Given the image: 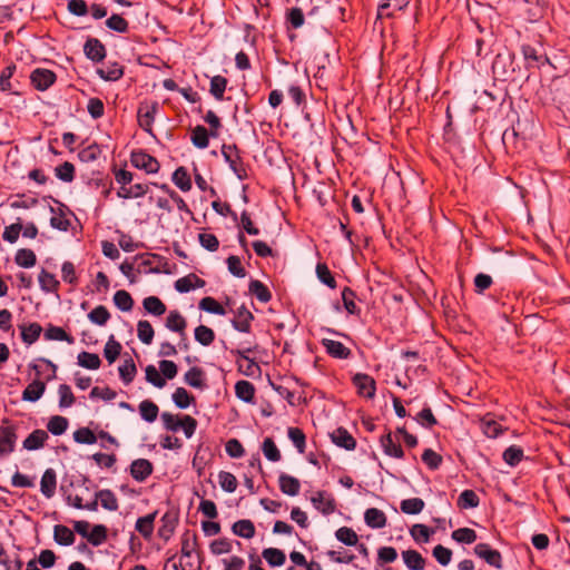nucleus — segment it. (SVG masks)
<instances>
[{
	"label": "nucleus",
	"instance_id": "f257e3e1",
	"mask_svg": "<svg viewBox=\"0 0 570 570\" xmlns=\"http://www.w3.org/2000/svg\"><path fill=\"white\" fill-rule=\"evenodd\" d=\"M75 485L72 480L68 484L65 481L60 484V492L68 505H71L79 510L97 511L98 500L101 507L108 511H117L119 508L118 499L116 494L109 489H102L95 493L94 500L87 503L82 502V498L79 495H72L70 490Z\"/></svg>",
	"mask_w": 570,
	"mask_h": 570
},
{
	"label": "nucleus",
	"instance_id": "f03ea898",
	"mask_svg": "<svg viewBox=\"0 0 570 570\" xmlns=\"http://www.w3.org/2000/svg\"><path fill=\"white\" fill-rule=\"evenodd\" d=\"M37 361L46 364V366L51 370V374H49L43 382L39 379L41 375L39 366L36 363L29 364V367L36 372L37 379L28 384L27 387L22 391L21 399L26 402H37L40 400L46 392V383L56 379L57 365L52 361L45 357H39Z\"/></svg>",
	"mask_w": 570,
	"mask_h": 570
},
{
	"label": "nucleus",
	"instance_id": "7ed1b4c3",
	"mask_svg": "<svg viewBox=\"0 0 570 570\" xmlns=\"http://www.w3.org/2000/svg\"><path fill=\"white\" fill-rule=\"evenodd\" d=\"M225 161L239 180L248 178L247 165L244 163L240 151L235 144H223L220 148Z\"/></svg>",
	"mask_w": 570,
	"mask_h": 570
},
{
	"label": "nucleus",
	"instance_id": "20e7f679",
	"mask_svg": "<svg viewBox=\"0 0 570 570\" xmlns=\"http://www.w3.org/2000/svg\"><path fill=\"white\" fill-rule=\"evenodd\" d=\"M89 522L85 520H79L73 522V531L77 532L82 538H86L89 543H91L94 547L101 546L106 540L108 535V529L104 524H96L92 527L91 531L89 532Z\"/></svg>",
	"mask_w": 570,
	"mask_h": 570
},
{
	"label": "nucleus",
	"instance_id": "39448f33",
	"mask_svg": "<svg viewBox=\"0 0 570 570\" xmlns=\"http://www.w3.org/2000/svg\"><path fill=\"white\" fill-rule=\"evenodd\" d=\"M159 102L157 100L140 101L137 109V121L139 127L146 131L147 134L154 136L153 125L156 118V115L159 111Z\"/></svg>",
	"mask_w": 570,
	"mask_h": 570
},
{
	"label": "nucleus",
	"instance_id": "423d86ee",
	"mask_svg": "<svg viewBox=\"0 0 570 570\" xmlns=\"http://www.w3.org/2000/svg\"><path fill=\"white\" fill-rule=\"evenodd\" d=\"M256 347L257 346L245 348H232L229 351L230 354L236 357L238 372H240L245 376H254L256 373H261L259 365L255 362L254 358L249 357V354L253 353Z\"/></svg>",
	"mask_w": 570,
	"mask_h": 570
},
{
	"label": "nucleus",
	"instance_id": "0eeeda50",
	"mask_svg": "<svg viewBox=\"0 0 570 570\" xmlns=\"http://www.w3.org/2000/svg\"><path fill=\"white\" fill-rule=\"evenodd\" d=\"M132 167L144 170L146 174H157L160 170L159 160L145 149H135L130 154Z\"/></svg>",
	"mask_w": 570,
	"mask_h": 570
},
{
	"label": "nucleus",
	"instance_id": "6e6552de",
	"mask_svg": "<svg viewBox=\"0 0 570 570\" xmlns=\"http://www.w3.org/2000/svg\"><path fill=\"white\" fill-rule=\"evenodd\" d=\"M17 439V425L10 423L9 420H3V424L0 426V455L12 453Z\"/></svg>",
	"mask_w": 570,
	"mask_h": 570
},
{
	"label": "nucleus",
	"instance_id": "1a4fd4ad",
	"mask_svg": "<svg viewBox=\"0 0 570 570\" xmlns=\"http://www.w3.org/2000/svg\"><path fill=\"white\" fill-rule=\"evenodd\" d=\"M230 312L234 314V317L230 320L233 328L239 333L249 334L252 332V323L255 320L254 314L245 304H242L236 309L230 308Z\"/></svg>",
	"mask_w": 570,
	"mask_h": 570
},
{
	"label": "nucleus",
	"instance_id": "9d476101",
	"mask_svg": "<svg viewBox=\"0 0 570 570\" xmlns=\"http://www.w3.org/2000/svg\"><path fill=\"white\" fill-rule=\"evenodd\" d=\"M352 384L358 396L372 400L376 394V382L366 373H356L352 376Z\"/></svg>",
	"mask_w": 570,
	"mask_h": 570
},
{
	"label": "nucleus",
	"instance_id": "9b49d317",
	"mask_svg": "<svg viewBox=\"0 0 570 570\" xmlns=\"http://www.w3.org/2000/svg\"><path fill=\"white\" fill-rule=\"evenodd\" d=\"M178 523L179 511L176 509L167 510L160 519V525L157 531L158 537L163 539L165 542L169 541L170 538L174 535Z\"/></svg>",
	"mask_w": 570,
	"mask_h": 570
},
{
	"label": "nucleus",
	"instance_id": "f8f14e48",
	"mask_svg": "<svg viewBox=\"0 0 570 570\" xmlns=\"http://www.w3.org/2000/svg\"><path fill=\"white\" fill-rule=\"evenodd\" d=\"M305 23H307L306 14L301 8L292 7L286 9L285 26L288 31V39L291 42H295L297 39V35L291 31L302 28Z\"/></svg>",
	"mask_w": 570,
	"mask_h": 570
},
{
	"label": "nucleus",
	"instance_id": "ddd939ff",
	"mask_svg": "<svg viewBox=\"0 0 570 570\" xmlns=\"http://www.w3.org/2000/svg\"><path fill=\"white\" fill-rule=\"evenodd\" d=\"M30 83L38 91L48 90L57 81L55 71L47 68H36L30 73Z\"/></svg>",
	"mask_w": 570,
	"mask_h": 570
},
{
	"label": "nucleus",
	"instance_id": "4468645a",
	"mask_svg": "<svg viewBox=\"0 0 570 570\" xmlns=\"http://www.w3.org/2000/svg\"><path fill=\"white\" fill-rule=\"evenodd\" d=\"M48 198L52 199L55 204L58 205L57 208L50 206L49 209L53 214L50 218V226L55 229L67 232L70 228V220L66 218L67 214H72L67 205L61 203L60 200L49 196Z\"/></svg>",
	"mask_w": 570,
	"mask_h": 570
},
{
	"label": "nucleus",
	"instance_id": "2eb2a0df",
	"mask_svg": "<svg viewBox=\"0 0 570 570\" xmlns=\"http://www.w3.org/2000/svg\"><path fill=\"white\" fill-rule=\"evenodd\" d=\"M199 538L197 532L186 529L180 535V558L194 560L198 551Z\"/></svg>",
	"mask_w": 570,
	"mask_h": 570
},
{
	"label": "nucleus",
	"instance_id": "dca6fc26",
	"mask_svg": "<svg viewBox=\"0 0 570 570\" xmlns=\"http://www.w3.org/2000/svg\"><path fill=\"white\" fill-rule=\"evenodd\" d=\"M82 49L86 58L94 63L102 62L107 56L106 46L95 37H87Z\"/></svg>",
	"mask_w": 570,
	"mask_h": 570
},
{
	"label": "nucleus",
	"instance_id": "f3484780",
	"mask_svg": "<svg viewBox=\"0 0 570 570\" xmlns=\"http://www.w3.org/2000/svg\"><path fill=\"white\" fill-rule=\"evenodd\" d=\"M410 0H382L377 6V19L393 18L399 11L405 10Z\"/></svg>",
	"mask_w": 570,
	"mask_h": 570
},
{
	"label": "nucleus",
	"instance_id": "a211bd4d",
	"mask_svg": "<svg viewBox=\"0 0 570 570\" xmlns=\"http://www.w3.org/2000/svg\"><path fill=\"white\" fill-rule=\"evenodd\" d=\"M321 345L325 348V352L333 358L347 360L352 355L351 348L338 341L322 338Z\"/></svg>",
	"mask_w": 570,
	"mask_h": 570
},
{
	"label": "nucleus",
	"instance_id": "6ab92c4d",
	"mask_svg": "<svg viewBox=\"0 0 570 570\" xmlns=\"http://www.w3.org/2000/svg\"><path fill=\"white\" fill-rule=\"evenodd\" d=\"M380 444L385 455L394 459H403L405 453L402 445L393 440L392 432L386 429V433L380 438Z\"/></svg>",
	"mask_w": 570,
	"mask_h": 570
},
{
	"label": "nucleus",
	"instance_id": "aec40b11",
	"mask_svg": "<svg viewBox=\"0 0 570 570\" xmlns=\"http://www.w3.org/2000/svg\"><path fill=\"white\" fill-rule=\"evenodd\" d=\"M330 438L332 442L342 449L347 451H353L356 448V440L354 436L347 431V429L343 426H338L331 434Z\"/></svg>",
	"mask_w": 570,
	"mask_h": 570
},
{
	"label": "nucleus",
	"instance_id": "412c9836",
	"mask_svg": "<svg viewBox=\"0 0 570 570\" xmlns=\"http://www.w3.org/2000/svg\"><path fill=\"white\" fill-rule=\"evenodd\" d=\"M311 501L314 508L324 515L332 514L336 509L335 499L325 491H317Z\"/></svg>",
	"mask_w": 570,
	"mask_h": 570
},
{
	"label": "nucleus",
	"instance_id": "4be33fe9",
	"mask_svg": "<svg viewBox=\"0 0 570 570\" xmlns=\"http://www.w3.org/2000/svg\"><path fill=\"white\" fill-rule=\"evenodd\" d=\"M153 463L147 459H136L130 464V475L138 482H144L153 474Z\"/></svg>",
	"mask_w": 570,
	"mask_h": 570
},
{
	"label": "nucleus",
	"instance_id": "5701e85b",
	"mask_svg": "<svg viewBox=\"0 0 570 570\" xmlns=\"http://www.w3.org/2000/svg\"><path fill=\"white\" fill-rule=\"evenodd\" d=\"M184 382L194 389L204 391L208 387L206 372L200 366L190 367L184 375Z\"/></svg>",
	"mask_w": 570,
	"mask_h": 570
},
{
	"label": "nucleus",
	"instance_id": "b1692460",
	"mask_svg": "<svg viewBox=\"0 0 570 570\" xmlns=\"http://www.w3.org/2000/svg\"><path fill=\"white\" fill-rule=\"evenodd\" d=\"M157 514L158 511H154L136 520L135 530L146 540H149L154 533Z\"/></svg>",
	"mask_w": 570,
	"mask_h": 570
},
{
	"label": "nucleus",
	"instance_id": "393cba45",
	"mask_svg": "<svg viewBox=\"0 0 570 570\" xmlns=\"http://www.w3.org/2000/svg\"><path fill=\"white\" fill-rule=\"evenodd\" d=\"M327 26L333 27L336 22H344L346 20V9L338 1L325 2Z\"/></svg>",
	"mask_w": 570,
	"mask_h": 570
},
{
	"label": "nucleus",
	"instance_id": "a878e982",
	"mask_svg": "<svg viewBox=\"0 0 570 570\" xmlns=\"http://www.w3.org/2000/svg\"><path fill=\"white\" fill-rule=\"evenodd\" d=\"M206 282L194 273L180 277L175 282V289L179 293H188L195 288L204 287Z\"/></svg>",
	"mask_w": 570,
	"mask_h": 570
},
{
	"label": "nucleus",
	"instance_id": "bb28decb",
	"mask_svg": "<svg viewBox=\"0 0 570 570\" xmlns=\"http://www.w3.org/2000/svg\"><path fill=\"white\" fill-rule=\"evenodd\" d=\"M49 439L48 432L41 429L32 431L22 442V448L28 451H36L45 446Z\"/></svg>",
	"mask_w": 570,
	"mask_h": 570
},
{
	"label": "nucleus",
	"instance_id": "cd10ccee",
	"mask_svg": "<svg viewBox=\"0 0 570 570\" xmlns=\"http://www.w3.org/2000/svg\"><path fill=\"white\" fill-rule=\"evenodd\" d=\"M97 75L105 81H118L124 77L125 67L117 61L108 62L106 68H98Z\"/></svg>",
	"mask_w": 570,
	"mask_h": 570
},
{
	"label": "nucleus",
	"instance_id": "c85d7f7f",
	"mask_svg": "<svg viewBox=\"0 0 570 570\" xmlns=\"http://www.w3.org/2000/svg\"><path fill=\"white\" fill-rule=\"evenodd\" d=\"M307 24L312 28L321 27L323 29H326L327 26V17H326V9H325V2L320 6H314L307 13H306Z\"/></svg>",
	"mask_w": 570,
	"mask_h": 570
},
{
	"label": "nucleus",
	"instance_id": "c756f323",
	"mask_svg": "<svg viewBox=\"0 0 570 570\" xmlns=\"http://www.w3.org/2000/svg\"><path fill=\"white\" fill-rule=\"evenodd\" d=\"M57 489V474L51 468L47 469L40 480V491L47 499H51Z\"/></svg>",
	"mask_w": 570,
	"mask_h": 570
},
{
	"label": "nucleus",
	"instance_id": "7c9ffc66",
	"mask_svg": "<svg viewBox=\"0 0 570 570\" xmlns=\"http://www.w3.org/2000/svg\"><path fill=\"white\" fill-rule=\"evenodd\" d=\"M502 460L510 466L514 468L527 459L524 449L518 444H511L501 454Z\"/></svg>",
	"mask_w": 570,
	"mask_h": 570
},
{
	"label": "nucleus",
	"instance_id": "2f4dec72",
	"mask_svg": "<svg viewBox=\"0 0 570 570\" xmlns=\"http://www.w3.org/2000/svg\"><path fill=\"white\" fill-rule=\"evenodd\" d=\"M278 485L279 490L289 497H295L299 493L301 483L299 480L288 475L286 473H281L278 476Z\"/></svg>",
	"mask_w": 570,
	"mask_h": 570
},
{
	"label": "nucleus",
	"instance_id": "473e14b6",
	"mask_svg": "<svg viewBox=\"0 0 570 570\" xmlns=\"http://www.w3.org/2000/svg\"><path fill=\"white\" fill-rule=\"evenodd\" d=\"M165 325L169 331L176 332L180 336H185L187 322L186 318L177 309L169 312Z\"/></svg>",
	"mask_w": 570,
	"mask_h": 570
},
{
	"label": "nucleus",
	"instance_id": "72a5a7b5",
	"mask_svg": "<svg viewBox=\"0 0 570 570\" xmlns=\"http://www.w3.org/2000/svg\"><path fill=\"white\" fill-rule=\"evenodd\" d=\"M38 282L41 291L45 293H57L59 291L60 282L52 273L45 268L40 271Z\"/></svg>",
	"mask_w": 570,
	"mask_h": 570
},
{
	"label": "nucleus",
	"instance_id": "f704fd0d",
	"mask_svg": "<svg viewBox=\"0 0 570 570\" xmlns=\"http://www.w3.org/2000/svg\"><path fill=\"white\" fill-rule=\"evenodd\" d=\"M364 521L372 529H381L386 525V515L377 508H368L364 513Z\"/></svg>",
	"mask_w": 570,
	"mask_h": 570
},
{
	"label": "nucleus",
	"instance_id": "c9c22d12",
	"mask_svg": "<svg viewBox=\"0 0 570 570\" xmlns=\"http://www.w3.org/2000/svg\"><path fill=\"white\" fill-rule=\"evenodd\" d=\"M342 302H343V306L344 308L346 309V312L350 314V315H353V316H357L360 317L361 316V308L356 305L355 303V298H356V293L355 291H353L351 287L348 286H345L343 289H342Z\"/></svg>",
	"mask_w": 570,
	"mask_h": 570
},
{
	"label": "nucleus",
	"instance_id": "e433bc0d",
	"mask_svg": "<svg viewBox=\"0 0 570 570\" xmlns=\"http://www.w3.org/2000/svg\"><path fill=\"white\" fill-rule=\"evenodd\" d=\"M19 328L22 342L28 345L36 343L42 332L41 325L37 322L30 323L28 325H20Z\"/></svg>",
	"mask_w": 570,
	"mask_h": 570
},
{
	"label": "nucleus",
	"instance_id": "4c0bfd02",
	"mask_svg": "<svg viewBox=\"0 0 570 570\" xmlns=\"http://www.w3.org/2000/svg\"><path fill=\"white\" fill-rule=\"evenodd\" d=\"M255 392V386L249 381L240 380L235 384V394L243 402L254 403Z\"/></svg>",
	"mask_w": 570,
	"mask_h": 570
},
{
	"label": "nucleus",
	"instance_id": "58836bf2",
	"mask_svg": "<svg viewBox=\"0 0 570 570\" xmlns=\"http://www.w3.org/2000/svg\"><path fill=\"white\" fill-rule=\"evenodd\" d=\"M522 52L524 56V59L530 67H538L540 68L546 62L549 61L548 57L544 53L539 52L534 47L532 46H523Z\"/></svg>",
	"mask_w": 570,
	"mask_h": 570
},
{
	"label": "nucleus",
	"instance_id": "ea45409f",
	"mask_svg": "<svg viewBox=\"0 0 570 570\" xmlns=\"http://www.w3.org/2000/svg\"><path fill=\"white\" fill-rule=\"evenodd\" d=\"M212 134L203 125H197L191 129L190 140L193 145L198 149H205L209 145V138Z\"/></svg>",
	"mask_w": 570,
	"mask_h": 570
},
{
	"label": "nucleus",
	"instance_id": "a19ab883",
	"mask_svg": "<svg viewBox=\"0 0 570 570\" xmlns=\"http://www.w3.org/2000/svg\"><path fill=\"white\" fill-rule=\"evenodd\" d=\"M402 557L409 570H424L426 561L416 550H405Z\"/></svg>",
	"mask_w": 570,
	"mask_h": 570
},
{
	"label": "nucleus",
	"instance_id": "79ce46f5",
	"mask_svg": "<svg viewBox=\"0 0 570 570\" xmlns=\"http://www.w3.org/2000/svg\"><path fill=\"white\" fill-rule=\"evenodd\" d=\"M474 553L490 566L499 568V551L491 549L488 543H478L474 547Z\"/></svg>",
	"mask_w": 570,
	"mask_h": 570
},
{
	"label": "nucleus",
	"instance_id": "37998d69",
	"mask_svg": "<svg viewBox=\"0 0 570 570\" xmlns=\"http://www.w3.org/2000/svg\"><path fill=\"white\" fill-rule=\"evenodd\" d=\"M232 531L235 535L252 539L255 535V525L249 519H242L232 525Z\"/></svg>",
	"mask_w": 570,
	"mask_h": 570
},
{
	"label": "nucleus",
	"instance_id": "c03bdc74",
	"mask_svg": "<svg viewBox=\"0 0 570 570\" xmlns=\"http://www.w3.org/2000/svg\"><path fill=\"white\" fill-rule=\"evenodd\" d=\"M262 557L266 560L269 567H282L286 561V554L283 550L277 548H265L262 551Z\"/></svg>",
	"mask_w": 570,
	"mask_h": 570
},
{
	"label": "nucleus",
	"instance_id": "a18cd8bd",
	"mask_svg": "<svg viewBox=\"0 0 570 570\" xmlns=\"http://www.w3.org/2000/svg\"><path fill=\"white\" fill-rule=\"evenodd\" d=\"M501 142L504 145L507 153H517L523 142L518 138V134L514 128L505 129L501 135Z\"/></svg>",
	"mask_w": 570,
	"mask_h": 570
},
{
	"label": "nucleus",
	"instance_id": "49530a36",
	"mask_svg": "<svg viewBox=\"0 0 570 570\" xmlns=\"http://www.w3.org/2000/svg\"><path fill=\"white\" fill-rule=\"evenodd\" d=\"M48 341H65L68 344L75 343V337L68 334L62 327L49 324L43 334Z\"/></svg>",
	"mask_w": 570,
	"mask_h": 570
},
{
	"label": "nucleus",
	"instance_id": "de8ad7c7",
	"mask_svg": "<svg viewBox=\"0 0 570 570\" xmlns=\"http://www.w3.org/2000/svg\"><path fill=\"white\" fill-rule=\"evenodd\" d=\"M248 289L262 303H268L272 299V292L258 279L250 281Z\"/></svg>",
	"mask_w": 570,
	"mask_h": 570
},
{
	"label": "nucleus",
	"instance_id": "09e8293b",
	"mask_svg": "<svg viewBox=\"0 0 570 570\" xmlns=\"http://www.w3.org/2000/svg\"><path fill=\"white\" fill-rule=\"evenodd\" d=\"M75 531L62 524L53 528V539L60 546H71L75 542Z\"/></svg>",
	"mask_w": 570,
	"mask_h": 570
},
{
	"label": "nucleus",
	"instance_id": "8fccbe9b",
	"mask_svg": "<svg viewBox=\"0 0 570 570\" xmlns=\"http://www.w3.org/2000/svg\"><path fill=\"white\" fill-rule=\"evenodd\" d=\"M14 263L22 268H31L37 263V256L30 248H20L16 252Z\"/></svg>",
	"mask_w": 570,
	"mask_h": 570
},
{
	"label": "nucleus",
	"instance_id": "3c124183",
	"mask_svg": "<svg viewBox=\"0 0 570 570\" xmlns=\"http://www.w3.org/2000/svg\"><path fill=\"white\" fill-rule=\"evenodd\" d=\"M480 429L488 438L495 439L499 436V422L494 414H485L480 421Z\"/></svg>",
	"mask_w": 570,
	"mask_h": 570
},
{
	"label": "nucleus",
	"instance_id": "603ef678",
	"mask_svg": "<svg viewBox=\"0 0 570 570\" xmlns=\"http://www.w3.org/2000/svg\"><path fill=\"white\" fill-rule=\"evenodd\" d=\"M227 85L228 80L226 77L220 75L212 77L209 85L210 95L218 101L223 100Z\"/></svg>",
	"mask_w": 570,
	"mask_h": 570
},
{
	"label": "nucleus",
	"instance_id": "864d4df0",
	"mask_svg": "<svg viewBox=\"0 0 570 570\" xmlns=\"http://www.w3.org/2000/svg\"><path fill=\"white\" fill-rule=\"evenodd\" d=\"M171 180L181 191H189L191 189V179L184 166L178 167L173 173Z\"/></svg>",
	"mask_w": 570,
	"mask_h": 570
},
{
	"label": "nucleus",
	"instance_id": "5fc2aeb1",
	"mask_svg": "<svg viewBox=\"0 0 570 570\" xmlns=\"http://www.w3.org/2000/svg\"><path fill=\"white\" fill-rule=\"evenodd\" d=\"M77 361L79 366L87 370H98L101 365V360L98 354L86 351L78 354Z\"/></svg>",
	"mask_w": 570,
	"mask_h": 570
},
{
	"label": "nucleus",
	"instance_id": "6e6d98bb",
	"mask_svg": "<svg viewBox=\"0 0 570 570\" xmlns=\"http://www.w3.org/2000/svg\"><path fill=\"white\" fill-rule=\"evenodd\" d=\"M204 562V552L198 546V551L195 553L194 560H186L185 562L173 563L174 570H202Z\"/></svg>",
	"mask_w": 570,
	"mask_h": 570
},
{
	"label": "nucleus",
	"instance_id": "4d7b16f0",
	"mask_svg": "<svg viewBox=\"0 0 570 570\" xmlns=\"http://www.w3.org/2000/svg\"><path fill=\"white\" fill-rule=\"evenodd\" d=\"M173 402L178 409H187L190 404L195 403V396L190 394L185 387H177L171 395Z\"/></svg>",
	"mask_w": 570,
	"mask_h": 570
},
{
	"label": "nucleus",
	"instance_id": "13d9d810",
	"mask_svg": "<svg viewBox=\"0 0 570 570\" xmlns=\"http://www.w3.org/2000/svg\"><path fill=\"white\" fill-rule=\"evenodd\" d=\"M199 308L215 315L224 316L227 309L212 296L203 297L199 302Z\"/></svg>",
	"mask_w": 570,
	"mask_h": 570
},
{
	"label": "nucleus",
	"instance_id": "bf43d9fd",
	"mask_svg": "<svg viewBox=\"0 0 570 570\" xmlns=\"http://www.w3.org/2000/svg\"><path fill=\"white\" fill-rule=\"evenodd\" d=\"M414 420L422 428L431 430L433 426L438 425L439 421L433 414L430 406H424L414 417Z\"/></svg>",
	"mask_w": 570,
	"mask_h": 570
},
{
	"label": "nucleus",
	"instance_id": "052dcab7",
	"mask_svg": "<svg viewBox=\"0 0 570 570\" xmlns=\"http://www.w3.org/2000/svg\"><path fill=\"white\" fill-rule=\"evenodd\" d=\"M139 413L146 422L153 423L158 416L159 407L153 401L144 400L139 404Z\"/></svg>",
	"mask_w": 570,
	"mask_h": 570
},
{
	"label": "nucleus",
	"instance_id": "680f3d73",
	"mask_svg": "<svg viewBox=\"0 0 570 570\" xmlns=\"http://www.w3.org/2000/svg\"><path fill=\"white\" fill-rule=\"evenodd\" d=\"M142 306L147 311V313L155 316H161L166 312V305L157 296H148L144 298Z\"/></svg>",
	"mask_w": 570,
	"mask_h": 570
},
{
	"label": "nucleus",
	"instance_id": "e2e57ef3",
	"mask_svg": "<svg viewBox=\"0 0 570 570\" xmlns=\"http://www.w3.org/2000/svg\"><path fill=\"white\" fill-rule=\"evenodd\" d=\"M121 350V344L110 335L104 348V356L109 364H112L119 357Z\"/></svg>",
	"mask_w": 570,
	"mask_h": 570
},
{
	"label": "nucleus",
	"instance_id": "0e129e2a",
	"mask_svg": "<svg viewBox=\"0 0 570 570\" xmlns=\"http://www.w3.org/2000/svg\"><path fill=\"white\" fill-rule=\"evenodd\" d=\"M316 275L320 282L331 289H335L337 287V282L325 263H318L316 265Z\"/></svg>",
	"mask_w": 570,
	"mask_h": 570
},
{
	"label": "nucleus",
	"instance_id": "69168bd1",
	"mask_svg": "<svg viewBox=\"0 0 570 570\" xmlns=\"http://www.w3.org/2000/svg\"><path fill=\"white\" fill-rule=\"evenodd\" d=\"M118 371L121 381L127 385L134 381L137 374V367L131 357L125 360L124 363L119 366Z\"/></svg>",
	"mask_w": 570,
	"mask_h": 570
},
{
	"label": "nucleus",
	"instance_id": "338daca9",
	"mask_svg": "<svg viewBox=\"0 0 570 570\" xmlns=\"http://www.w3.org/2000/svg\"><path fill=\"white\" fill-rule=\"evenodd\" d=\"M68 419L61 415H53L49 419L47 423V430L58 436L63 434L68 429Z\"/></svg>",
	"mask_w": 570,
	"mask_h": 570
},
{
	"label": "nucleus",
	"instance_id": "774afa93",
	"mask_svg": "<svg viewBox=\"0 0 570 570\" xmlns=\"http://www.w3.org/2000/svg\"><path fill=\"white\" fill-rule=\"evenodd\" d=\"M194 336L203 346H209L215 341V332L206 325H198L194 331Z\"/></svg>",
	"mask_w": 570,
	"mask_h": 570
}]
</instances>
